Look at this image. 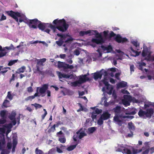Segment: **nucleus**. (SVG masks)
<instances>
[{
	"label": "nucleus",
	"mask_w": 154,
	"mask_h": 154,
	"mask_svg": "<svg viewBox=\"0 0 154 154\" xmlns=\"http://www.w3.org/2000/svg\"><path fill=\"white\" fill-rule=\"evenodd\" d=\"M111 114L108 112H103L97 121V124L101 125L103 123L104 120H106L110 117Z\"/></svg>",
	"instance_id": "11"
},
{
	"label": "nucleus",
	"mask_w": 154,
	"mask_h": 154,
	"mask_svg": "<svg viewBox=\"0 0 154 154\" xmlns=\"http://www.w3.org/2000/svg\"><path fill=\"white\" fill-rule=\"evenodd\" d=\"M57 35L59 37H60V38L63 39V40H64L66 37V35L65 34H61L59 33H57Z\"/></svg>",
	"instance_id": "41"
},
{
	"label": "nucleus",
	"mask_w": 154,
	"mask_h": 154,
	"mask_svg": "<svg viewBox=\"0 0 154 154\" xmlns=\"http://www.w3.org/2000/svg\"><path fill=\"white\" fill-rule=\"evenodd\" d=\"M6 16L4 15L3 14L1 18L0 19V20L2 21L3 20H6Z\"/></svg>",
	"instance_id": "58"
},
{
	"label": "nucleus",
	"mask_w": 154,
	"mask_h": 154,
	"mask_svg": "<svg viewBox=\"0 0 154 154\" xmlns=\"http://www.w3.org/2000/svg\"><path fill=\"white\" fill-rule=\"evenodd\" d=\"M64 42L63 39L61 38H60L59 41L56 42V43L59 46H61Z\"/></svg>",
	"instance_id": "33"
},
{
	"label": "nucleus",
	"mask_w": 154,
	"mask_h": 154,
	"mask_svg": "<svg viewBox=\"0 0 154 154\" xmlns=\"http://www.w3.org/2000/svg\"><path fill=\"white\" fill-rule=\"evenodd\" d=\"M9 153V152L6 149L2 150L1 153V154H8Z\"/></svg>",
	"instance_id": "50"
},
{
	"label": "nucleus",
	"mask_w": 154,
	"mask_h": 154,
	"mask_svg": "<svg viewBox=\"0 0 154 154\" xmlns=\"http://www.w3.org/2000/svg\"><path fill=\"white\" fill-rule=\"evenodd\" d=\"M76 134L79 136V137L80 139H82L84 137L86 136L87 134L84 132H80V131H79L76 132Z\"/></svg>",
	"instance_id": "23"
},
{
	"label": "nucleus",
	"mask_w": 154,
	"mask_h": 154,
	"mask_svg": "<svg viewBox=\"0 0 154 154\" xmlns=\"http://www.w3.org/2000/svg\"><path fill=\"white\" fill-rule=\"evenodd\" d=\"M56 150L57 152L61 153L63 152V151L59 146H57L56 147Z\"/></svg>",
	"instance_id": "51"
},
{
	"label": "nucleus",
	"mask_w": 154,
	"mask_h": 154,
	"mask_svg": "<svg viewBox=\"0 0 154 154\" xmlns=\"http://www.w3.org/2000/svg\"><path fill=\"white\" fill-rule=\"evenodd\" d=\"M102 110L99 109L97 108L95 110V111L94 112L96 114H97L101 113L102 112Z\"/></svg>",
	"instance_id": "49"
},
{
	"label": "nucleus",
	"mask_w": 154,
	"mask_h": 154,
	"mask_svg": "<svg viewBox=\"0 0 154 154\" xmlns=\"http://www.w3.org/2000/svg\"><path fill=\"white\" fill-rule=\"evenodd\" d=\"M7 111L5 110H3L1 111L0 116L2 119H0V124H3L6 122V118Z\"/></svg>",
	"instance_id": "15"
},
{
	"label": "nucleus",
	"mask_w": 154,
	"mask_h": 154,
	"mask_svg": "<svg viewBox=\"0 0 154 154\" xmlns=\"http://www.w3.org/2000/svg\"><path fill=\"white\" fill-rule=\"evenodd\" d=\"M8 51L7 49H5V51H0V58L5 56L9 52Z\"/></svg>",
	"instance_id": "29"
},
{
	"label": "nucleus",
	"mask_w": 154,
	"mask_h": 154,
	"mask_svg": "<svg viewBox=\"0 0 154 154\" xmlns=\"http://www.w3.org/2000/svg\"><path fill=\"white\" fill-rule=\"evenodd\" d=\"M13 125L11 123L8 124H5L3 125L2 127L0 128V134H3L6 132V135L7 138L8 134L11 132V129Z\"/></svg>",
	"instance_id": "7"
},
{
	"label": "nucleus",
	"mask_w": 154,
	"mask_h": 154,
	"mask_svg": "<svg viewBox=\"0 0 154 154\" xmlns=\"http://www.w3.org/2000/svg\"><path fill=\"white\" fill-rule=\"evenodd\" d=\"M108 32L109 31L108 30L104 31L103 32V36L105 38H108L110 39L109 38V34H108Z\"/></svg>",
	"instance_id": "39"
},
{
	"label": "nucleus",
	"mask_w": 154,
	"mask_h": 154,
	"mask_svg": "<svg viewBox=\"0 0 154 154\" xmlns=\"http://www.w3.org/2000/svg\"><path fill=\"white\" fill-rule=\"evenodd\" d=\"M120 118H122V116H119L118 115H116L114 117V120L115 121L118 122H120L121 120L120 119Z\"/></svg>",
	"instance_id": "31"
},
{
	"label": "nucleus",
	"mask_w": 154,
	"mask_h": 154,
	"mask_svg": "<svg viewBox=\"0 0 154 154\" xmlns=\"http://www.w3.org/2000/svg\"><path fill=\"white\" fill-rule=\"evenodd\" d=\"M134 117L132 116H123L122 115V118L124 119H132Z\"/></svg>",
	"instance_id": "47"
},
{
	"label": "nucleus",
	"mask_w": 154,
	"mask_h": 154,
	"mask_svg": "<svg viewBox=\"0 0 154 154\" xmlns=\"http://www.w3.org/2000/svg\"><path fill=\"white\" fill-rule=\"evenodd\" d=\"M7 13L8 15L13 18L16 21L18 22V17H21V15L20 13L18 12H14L12 11H7Z\"/></svg>",
	"instance_id": "13"
},
{
	"label": "nucleus",
	"mask_w": 154,
	"mask_h": 154,
	"mask_svg": "<svg viewBox=\"0 0 154 154\" xmlns=\"http://www.w3.org/2000/svg\"><path fill=\"white\" fill-rule=\"evenodd\" d=\"M26 69V67L24 66H23L20 68H19L16 71V73L19 74L20 73H23Z\"/></svg>",
	"instance_id": "27"
},
{
	"label": "nucleus",
	"mask_w": 154,
	"mask_h": 154,
	"mask_svg": "<svg viewBox=\"0 0 154 154\" xmlns=\"http://www.w3.org/2000/svg\"><path fill=\"white\" fill-rule=\"evenodd\" d=\"M102 91L105 94L107 93L109 95H111L112 93V96H117L115 90H113V88L111 85L103 87L102 88Z\"/></svg>",
	"instance_id": "10"
},
{
	"label": "nucleus",
	"mask_w": 154,
	"mask_h": 154,
	"mask_svg": "<svg viewBox=\"0 0 154 154\" xmlns=\"http://www.w3.org/2000/svg\"><path fill=\"white\" fill-rule=\"evenodd\" d=\"M76 145H71L68 147L67 149L69 151L72 150L76 147Z\"/></svg>",
	"instance_id": "40"
},
{
	"label": "nucleus",
	"mask_w": 154,
	"mask_h": 154,
	"mask_svg": "<svg viewBox=\"0 0 154 154\" xmlns=\"http://www.w3.org/2000/svg\"><path fill=\"white\" fill-rule=\"evenodd\" d=\"M5 144V139L0 136V150L4 147Z\"/></svg>",
	"instance_id": "25"
},
{
	"label": "nucleus",
	"mask_w": 154,
	"mask_h": 154,
	"mask_svg": "<svg viewBox=\"0 0 154 154\" xmlns=\"http://www.w3.org/2000/svg\"><path fill=\"white\" fill-rule=\"evenodd\" d=\"M94 112H93L92 114L91 117L93 119H95L97 115Z\"/></svg>",
	"instance_id": "56"
},
{
	"label": "nucleus",
	"mask_w": 154,
	"mask_h": 154,
	"mask_svg": "<svg viewBox=\"0 0 154 154\" xmlns=\"http://www.w3.org/2000/svg\"><path fill=\"white\" fill-rule=\"evenodd\" d=\"M7 147L9 149H11L12 147L11 144V143H8L7 145Z\"/></svg>",
	"instance_id": "59"
},
{
	"label": "nucleus",
	"mask_w": 154,
	"mask_h": 154,
	"mask_svg": "<svg viewBox=\"0 0 154 154\" xmlns=\"http://www.w3.org/2000/svg\"><path fill=\"white\" fill-rule=\"evenodd\" d=\"M15 49V48L14 47L13 45L11 44L10 45V46L9 47H5L3 48H2V46L1 45H0V51H5V49H7L8 50H14Z\"/></svg>",
	"instance_id": "20"
},
{
	"label": "nucleus",
	"mask_w": 154,
	"mask_h": 154,
	"mask_svg": "<svg viewBox=\"0 0 154 154\" xmlns=\"http://www.w3.org/2000/svg\"><path fill=\"white\" fill-rule=\"evenodd\" d=\"M47 24L49 23H42L37 19H35L29 20V26L30 28L36 29L37 28L36 26L38 24V28L42 31H43L44 30L46 26L49 27L48 26V25Z\"/></svg>",
	"instance_id": "3"
},
{
	"label": "nucleus",
	"mask_w": 154,
	"mask_h": 154,
	"mask_svg": "<svg viewBox=\"0 0 154 154\" xmlns=\"http://www.w3.org/2000/svg\"><path fill=\"white\" fill-rule=\"evenodd\" d=\"M102 77V74H101L100 71L98 72H96L94 73V78L95 80L98 79H101Z\"/></svg>",
	"instance_id": "22"
},
{
	"label": "nucleus",
	"mask_w": 154,
	"mask_h": 154,
	"mask_svg": "<svg viewBox=\"0 0 154 154\" xmlns=\"http://www.w3.org/2000/svg\"><path fill=\"white\" fill-rule=\"evenodd\" d=\"M48 88V84H45L42 85V87H38L36 88V92L34 95L32 96H39L38 94L39 93L41 94H43L45 93L46 91Z\"/></svg>",
	"instance_id": "9"
},
{
	"label": "nucleus",
	"mask_w": 154,
	"mask_h": 154,
	"mask_svg": "<svg viewBox=\"0 0 154 154\" xmlns=\"http://www.w3.org/2000/svg\"><path fill=\"white\" fill-rule=\"evenodd\" d=\"M53 23L56 26L53 25L51 24H47L48 25V26L53 30V32H56V29L60 32H65L67 30L69 26V25L66 23L64 19L61 20L55 19L53 21Z\"/></svg>",
	"instance_id": "1"
},
{
	"label": "nucleus",
	"mask_w": 154,
	"mask_h": 154,
	"mask_svg": "<svg viewBox=\"0 0 154 154\" xmlns=\"http://www.w3.org/2000/svg\"><path fill=\"white\" fill-rule=\"evenodd\" d=\"M16 115V113L15 112L13 111L9 117V119L12 121V123L13 125H15L16 123L15 119Z\"/></svg>",
	"instance_id": "18"
},
{
	"label": "nucleus",
	"mask_w": 154,
	"mask_h": 154,
	"mask_svg": "<svg viewBox=\"0 0 154 154\" xmlns=\"http://www.w3.org/2000/svg\"><path fill=\"white\" fill-rule=\"evenodd\" d=\"M147 51L143 50L142 52V55L143 57H145L147 55Z\"/></svg>",
	"instance_id": "52"
},
{
	"label": "nucleus",
	"mask_w": 154,
	"mask_h": 154,
	"mask_svg": "<svg viewBox=\"0 0 154 154\" xmlns=\"http://www.w3.org/2000/svg\"><path fill=\"white\" fill-rule=\"evenodd\" d=\"M35 152L36 154H42L43 153L42 150L39 149L38 148L35 149Z\"/></svg>",
	"instance_id": "44"
},
{
	"label": "nucleus",
	"mask_w": 154,
	"mask_h": 154,
	"mask_svg": "<svg viewBox=\"0 0 154 154\" xmlns=\"http://www.w3.org/2000/svg\"><path fill=\"white\" fill-rule=\"evenodd\" d=\"M100 72H101V74H102V76L103 75L104 77L107 78V76L108 75V72L102 69L100 71Z\"/></svg>",
	"instance_id": "30"
},
{
	"label": "nucleus",
	"mask_w": 154,
	"mask_h": 154,
	"mask_svg": "<svg viewBox=\"0 0 154 154\" xmlns=\"http://www.w3.org/2000/svg\"><path fill=\"white\" fill-rule=\"evenodd\" d=\"M153 113V109L152 108H150L147 109L146 111L140 110L138 113V114L141 117L146 116L147 118H150Z\"/></svg>",
	"instance_id": "6"
},
{
	"label": "nucleus",
	"mask_w": 154,
	"mask_h": 154,
	"mask_svg": "<svg viewBox=\"0 0 154 154\" xmlns=\"http://www.w3.org/2000/svg\"><path fill=\"white\" fill-rule=\"evenodd\" d=\"M17 60H11L9 62L8 64V65L9 66H11L14 64L15 63H16Z\"/></svg>",
	"instance_id": "38"
},
{
	"label": "nucleus",
	"mask_w": 154,
	"mask_h": 154,
	"mask_svg": "<svg viewBox=\"0 0 154 154\" xmlns=\"http://www.w3.org/2000/svg\"><path fill=\"white\" fill-rule=\"evenodd\" d=\"M121 92L122 93L124 94H129L130 93L128 91L125 90V89H122L121 90Z\"/></svg>",
	"instance_id": "54"
},
{
	"label": "nucleus",
	"mask_w": 154,
	"mask_h": 154,
	"mask_svg": "<svg viewBox=\"0 0 154 154\" xmlns=\"http://www.w3.org/2000/svg\"><path fill=\"white\" fill-rule=\"evenodd\" d=\"M150 58H151L150 54H149L147 56V57H146L145 58V60H146L147 61H150L151 60Z\"/></svg>",
	"instance_id": "60"
},
{
	"label": "nucleus",
	"mask_w": 154,
	"mask_h": 154,
	"mask_svg": "<svg viewBox=\"0 0 154 154\" xmlns=\"http://www.w3.org/2000/svg\"><path fill=\"white\" fill-rule=\"evenodd\" d=\"M32 105L34 106L36 109L38 108H40L42 106L41 105L36 103H35L34 104H32Z\"/></svg>",
	"instance_id": "48"
},
{
	"label": "nucleus",
	"mask_w": 154,
	"mask_h": 154,
	"mask_svg": "<svg viewBox=\"0 0 154 154\" xmlns=\"http://www.w3.org/2000/svg\"><path fill=\"white\" fill-rule=\"evenodd\" d=\"M101 48L104 51H107V53L110 52L112 50V48L110 45H108L107 47H105L104 45H102Z\"/></svg>",
	"instance_id": "21"
},
{
	"label": "nucleus",
	"mask_w": 154,
	"mask_h": 154,
	"mask_svg": "<svg viewBox=\"0 0 154 154\" xmlns=\"http://www.w3.org/2000/svg\"><path fill=\"white\" fill-rule=\"evenodd\" d=\"M59 140L61 143H64L66 141V139L64 137H60L59 139Z\"/></svg>",
	"instance_id": "43"
},
{
	"label": "nucleus",
	"mask_w": 154,
	"mask_h": 154,
	"mask_svg": "<svg viewBox=\"0 0 154 154\" xmlns=\"http://www.w3.org/2000/svg\"><path fill=\"white\" fill-rule=\"evenodd\" d=\"M89 34V35H93V33L91 32V30H88L87 31H81L79 32V35L80 36H83L85 35Z\"/></svg>",
	"instance_id": "19"
},
{
	"label": "nucleus",
	"mask_w": 154,
	"mask_h": 154,
	"mask_svg": "<svg viewBox=\"0 0 154 154\" xmlns=\"http://www.w3.org/2000/svg\"><path fill=\"white\" fill-rule=\"evenodd\" d=\"M127 85V83L126 82L122 81L117 84V87L119 88H124L126 87Z\"/></svg>",
	"instance_id": "26"
},
{
	"label": "nucleus",
	"mask_w": 154,
	"mask_h": 154,
	"mask_svg": "<svg viewBox=\"0 0 154 154\" xmlns=\"http://www.w3.org/2000/svg\"><path fill=\"white\" fill-rule=\"evenodd\" d=\"M130 49L131 51L134 53L135 54L134 55L133 54H132L131 55L133 57H136L137 56H138L140 54V52H138L137 51H135L134 50V49H133V48L131 47L130 48Z\"/></svg>",
	"instance_id": "28"
},
{
	"label": "nucleus",
	"mask_w": 154,
	"mask_h": 154,
	"mask_svg": "<svg viewBox=\"0 0 154 154\" xmlns=\"http://www.w3.org/2000/svg\"><path fill=\"white\" fill-rule=\"evenodd\" d=\"M119 75L120 74L119 73H117L115 75V77L116 79H119Z\"/></svg>",
	"instance_id": "62"
},
{
	"label": "nucleus",
	"mask_w": 154,
	"mask_h": 154,
	"mask_svg": "<svg viewBox=\"0 0 154 154\" xmlns=\"http://www.w3.org/2000/svg\"><path fill=\"white\" fill-rule=\"evenodd\" d=\"M107 80V78L104 77V79L102 80L103 82L105 85L106 86L110 85Z\"/></svg>",
	"instance_id": "36"
},
{
	"label": "nucleus",
	"mask_w": 154,
	"mask_h": 154,
	"mask_svg": "<svg viewBox=\"0 0 154 154\" xmlns=\"http://www.w3.org/2000/svg\"><path fill=\"white\" fill-rule=\"evenodd\" d=\"M13 148L12 152L13 153L15 151L16 146L17 144V139L16 138H13Z\"/></svg>",
	"instance_id": "24"
},
{
	"label": "nucleus",
	"mask_w": 154,
	"mask_h": 154,
	"mask_svg": "<svg viewBox=\"0 0 154 154\" xmlns=\"http://www.w3.org/2000/svg\"><path fill=\"white\" fill-rule=\"evenodd\" d=\"M96 128L95 127L89 128L88 129V132L89 133H92L95 131Z\"/></svg>",
	"instance_id": "34"
},
{
	"label": "nucleus",
	"mask_w": 154,
	"mask_h": 154,
	"mask_svg": "<svg viewBox=\"0 0 154 154\" xmlns=\"http://www.w3.org/2000/svg\"><path fill=\"white\" fill-rule=\"evenodd\" d=\"M113 111L115 112V115L122 116L123 112L120 106H117L113 109Z\"/></svg>",
	"instance_id": "17"
},
{
	"label": "nucleus",
	"mask_w": 154,
	"mask_h": 154,
	"mask_svg": "<svg viewBox=\"0 0 154 154\" xmlns=\"http://www.w3.org/2000/svg\"><path fill=\"white\" fill-rule=\"evenodd\" d=\"M27 91L29 92H31L32 91V88L31 86L27 88Z\"/></svg>",
	"instance_id": "57"
},
{
	"label": "nucleus",
	"mask_w": 154,
	"mask_h": 154,
	"mask_svg": "<svg viewBox=\"0 0 154 154\" xmlns=\"http://www.w3.org/2000/svg\"><path fill=\"white\" fill-rule=\"evenodd\" d=\"M9 101L7 100H5L3 102V106L5 107H7L9 106Z\"/></svg>",
	"instance_id": "37"
},
{
	"label": "nucleus",
	"mask_w": 154,
	"mask_h": 154,
	"mask_svg": "<svg viewBox=\"0 0 154 154\" xmlns=\"http://www.w3.org/2000/svg\"><path fill=\"white\" fill-rule=\"evenodd\" d=\"M128 128L129 130L131 131H133L134 129V126L132 122H129L128 123Z\"/></svg>",
	"instance_id": "35"
},
{
	"label": "nucleus",
	"mask_w": 154,
	"mask_h": 154,
	"mask_svg": "<svg viewBox=\"0 0 154 154\" xmlns=\"http://www.w3.org/2000/svg\"><path fill=\"white\" fill-rule=\"evenodd\" d=\"M80 53V51L77 49H75L74 51V54L77 56L79 55Z\"/></svg>",
	"instance_id": "53"
},
{
	"label": "nucleus",
	"mask_w": 154,
	"mask_h": 154,
	"mask_svg": "<svg viewBox=\"0 0 154 154\" xmlns=\"http://www.w3.org/2000/svg\"><path fill=\"white\" fill-rule=\"evenodd\" d=\"M146 64L144 62H142L139 65V69L142 70V69L143 66H145Z\"/></svg>",
	"instance_id": "46"
},
{
	"label": "nucleus",
	"mask_w": 154,
	"mask_h": 154,
	"mask_svg": "<svg viewBox=\"0 0 154 154\" xmlns=\"http://www.w3.org/2000/svg\"><path fill=\"white\" fill-rule=\"evenodd\" d=\"M89 80V79L87 77L86 75H82V76L79 77L78 80L72 82L71 83V85L73 87H76L79 85L84 83Z\"/></svg>",
	"instance_id": "5"
},
{
	"label": "nucleus",
	"mask_w": 154,
	"mask_h": 154,
	"mask_svg": "<svg viewBox=\"0 0 154 154\" xmlns=\"http://www.w3.org/2000/svg\"><path fill=\"white\" fill-rule=\"evenodd\" d=\"M58 67L59 68H63L64 70H66L68 69H72L74 68V66L69 65L64 62L58 61Z\"/></svg>",
	"instance_id": "12"
},
{
	"label": "nucleus",
	"mask_w": 154,
	"mask_h": 154,
	"mask_svg": "<svg viewBox=\"0 0 154 154\" xmlns=\"http://www.w3.org/2000/svg\"><path fill=\"white\" fill-rule=\"evenodd\" d=\"M59 78L60 79L62 78L72 79L73 78V75L72 74L68 75L62 73L60 72H59L58 73Z\"/></svg>",
	"instance_id": "16"
},
{
	"label": "nucleus",
	"mask_w": 154,
	"mask_h": 154,
	"mask_svg": "<svg viewBox=\"0 0 154 154\" xmlns=\"http://www.w3.org/2000/svg\"><path fill=\"white\" fill-rule=\"evenodd\" d=\"M132 44L136 47L137 46V41H133L132 42Z\"/></svg>",
	"instance_id": "61"
},
{
	"label": "nucleus",
	"mask_w": 154,
	"mask_h": 154,
	"mask_svg": "<svg viewBox=\"0 0 154 154\" xmlns=\"http://www.w3.org/2000/svg\"><path fill=\"white\" fill-rule=\"evenodd\" d=\"M91 32L93 33L94 32L96 34L95 37L96 38H98L99 39L97 38H92L91 40V42H92L95 43L97 44H102L104 42V41L101 34L99 33L97 30H91Z\"/></svg>",
	"instance_id": "8"
},
{
	"label": "nucleus",
	"mask_w": 154,
	"mask_h": 154,
	"mask_svg": "<svg viewBox=\"0 0 154 154\" xmlns=\"http://www.w3.org/2000/svg\"><path fill=\"white\" fill-rule=\"evenodd\" d=\"M134 66L133 65H131L130 66V69L131 72H134Z\"/></svg>",
	"instance_id": "63"
},
{
	"label": "nucleus",
	"mask_w": 154,
	"mask_h": 154,
	"mask_svg": "<svg viewBox=\"0 0 154 154\" xmlns=\"http://www.w3.org/2000/svg\"><path fill=\"white\" fill-rule=\"evenodd\" d=\"M22 22H24V23L28 24V25H29V21L27 20V21H25L23 19H20L19 20V22L20 23H21Z\"/></svg>",
	"instance_id": "55"
},
{
	"label": "nucleus",
	"mask_w": 154,
	"mask_h": 154,
	"mask_svg": "<svg viewBox=\"0 0 154 154\" xmlns=\"http://www.w3.org/2000/svg\"><path fill=\"white\" fill-rule=\"evenodd\" d=\"M117 147L116 149V151L121 152L123 153L127 154H131L132 151L133 154H137V153L140 152L142 150L144 149V147H142L141 149L138 150L130 146L125 147L123 144H118Z\"/></svg>",
	"instance_id": "2"
},
{
	"label": "nucleus",
	"mask_w": 154,
	"mask_h": 154,
	"mask_svg": "<svg viewBox=\"0 0 154 154\" xmlns=\"http://www.w3.org/2000/svg\"><path fill=\"white\" fill-rule=\"evenodd\" d=\"M46 59L45 58H43L40 59H36L35 61H37L36 67L37 70L38 71H40V69H42L41 67L43 66V63L46 61Z\"/></svg>",
	"instance_id": "14"
},
{
	"label": "nucleus",
	"mask_w": 154,
	"mask_h": 154,
	"mask_svg": "<svg viewBox=\"0 0 154 154\" xmlns=\"http://www.w3.org/2000/svg\"><path fill=\"white\" fill-rule=\"evenodd\" d=\"M79 104L80 106V108L79 109L77 110V111L78 112H80L81 111H86L87 110V109L85 108H83L81 105L80 103H79Z\"/></svg>",
	"instance_id": "42"
},
{
	"label": "nucleus",
	"mask_w": 154,
	"mask_h": 154,
	"mask_svg": "<svg viewBox=\"0 0 154 154\" xmlns=\"http://www.w3.org/2000/svg\"><path fill=\"white\" fill-rule=\"evenodd\" d=\"M123 104L125 106H127L130 105V103L128 101L125 99H123L122 100Z\"/></svg>",
	"instance_id": "32"
},
{
	"label": "nucleus",
	"mask_w": 154,
	"mask_h": 154,
	"mask_svg": "<svg viewBox=\"0 0 154 154\" xmlns=\"http://www.w3.org/2000/svg\"><path fill=\"white\" fill-rule=\"evenodd\" d=\"M125 112L126 115H134L136 113L135 111H133L131 112H127L126 110H125Z\"/></svg>",
	"instance_id": "45"
},
{
	"label": "nucleus",
	"mask_w": 154,
	"mask_h": 154,
	"mask_svg": "<svg viewBox=\"0 0 154 154\" xmlns=\"http://www.w3.org/2000/svg\"><path fill=\"white\" fill-rule=\"evenodd\" d=\"M116 36L114 40L118 43H123L127 42L128 39L126 38H122L120 34L117 35L114 33L112 31H111L109 34V38L111 39L112 38Z\"/></svg>",
	"instance_id": "4"
},
{
	"label": "nucleus",
	"mask_w": 154,
	"mask_h": 154,
	"mask_svg": "<svg viewBox=\"0 0 154 154\" xmlns=\"http://www.w3.org/2000/svg\"><path fill=\"white\" fill-rule=\"evenodd\" d=\"M149 149H146L143 152V154H147L149 152Z\"/></svg>",
	"instance_id": "64"
}]
</instances>
